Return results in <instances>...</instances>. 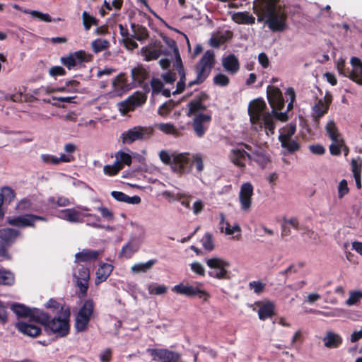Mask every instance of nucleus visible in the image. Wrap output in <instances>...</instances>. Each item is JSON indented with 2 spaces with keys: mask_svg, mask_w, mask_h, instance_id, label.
<instances>
[{
  "mask_svg": "<svg viewBox=\"0 0 362 362\" xmlns=\"http://www.w3.org/2000/svg\"><path fill=\"white\" fill-rule=\"evenodd\" d=\"M280 0H255L254 13L258 22H264L274 33L283 32L287 28V12Z\"/></svg>",
  "mask_w": 362,
  "mask_h": 362,
  "instance_id": "nucleus-1",
  "label": "nucleus"
},
{
  "mask_svg": "<svg viewBox=\"0 0 362 362\" xmlns=\"http://www.w3.org/2000/svg\"><path fill=\"white\" fill-rule=\"evenodd\" d=\"M286 94L290 98V102L287 105V110L285 112H279L278 111H281L285 105L282 93L281 90L276 86L271 85L267 86V96L269 104L272 109V113L276 119L281 122H286L288 120V117L287 112L293 109V102L296 99V93L293 88H288L286 90Z\"/></svg>",
  "mask_w": 362,
  "mask_h": 362,
  "instance_id": "nucleus-2",
  "label": "nucleus"
},
{
  "mask_svg": "<svg viewBox=\"0 0 362 362\" xmlns=\"http://www.w3.org/2000/svg\"><path fill=\"white\" fill-rule=\"evenodd\" d=\"M173 160L172 170L180 175L191 173L193 165H195L197 171L199 173L204 168L203 158L200 153L192 154L188 152H175Z\"/></svg>",
  "mask_w": 362,
  "mask_h": 362,
  "instance_id": "nucleus-3",
  "label": "nucleus"
},
{
  "mask_svg": "<svg viewBox=\"0 0 362 362\" xmlns=\"http://www.w3.org/2000/svg\"><path fill=\"white\" fill-rule=\"evenodd\" d=\"M214 64L215 55L214 52L207 50L195 66L197 77L194 81L188 83V87L191 88L194 85L204 83L209 76Z\"/></svg>",
  "mask_w": 362,
  "mask_h": 362,
  "instance_id": "nucleus-4",
  "label": "nucleus"
},
{
  "mask_svg": "<svg viewBox=\"0 0 362 362\" xmlns=\"http://www.w3.org/2000/svg\"><path fill=\"white\" fill-rule=\"evenodd\" d=\"M70 315L69 310L64 312V317H54L49 319L45 330L48 334H55L58 337H63L66 336L69 332V317Z\"/></svg>",
  "mask_w": 362,
  "mask_h": 362,
  "instance_id": "nucleus-5",
  "label": "nucleus"
},
{
  "mask_svg": "<svg viewBox=\"0 0 362 362\" xmlns=\"http://www.w3.org/2000/svg\"><path fill=\"white\" fill-rule=\"evenodd\" d=\"M154 133L153 127L136 126L122 134L124 144H132L136 140H146L151 137Z\"/></svg>",
  "mask_w": 362,
  "mask_h": 362,
  "instance_id": "nucleus-6",
  "label": "nucleus"
},
{
  "mask_svg": "<svg viewBox=\"0 0 362 362\" xmlns=\"http://www.w3.org/2000/svg\"><path fill=\"white\" fill-rule=\"evenodd\" d=\"M206 265L211 269L208 274L210 277L217 279H229L228 272L226 269L230 264L218 257H212L206 259Z\"/></svg>",
  "mask_w": 362,
  "mask_h": 362,
  "instance_id": "nucleus-7",
  "label": "nucleus"
},
{
  "mask_svg": "<svg viewBox=\"0 0 362 362\" xmlns=\"http://www.w3.org/2000/svg\"><path fill=\"white\" fill-rule=\"evenodd\" d=\"M74 276L76 279V285L79 288L78 297L83 298L87 296L88 288V281L90 279L89 267L78 264L76 270L74 273Z\"/></svg>",
  "mask_w": 362,
  "mask_h": 362,
  "instance_id": "nucleus-8",
  "label": "nucleus"
},
{
  "mask_svg": "<svg viewBox=\"0 0 362 362\" xmlns=\"http://www.w3.org/2000/svg\"><path fill=\"white\" fill-rule=\"evenodd\" d=\"M332 102V95L327 92L323 99H319L313 107V118L316 126L320 124V119L328 112Z\"/></svg>",
  "mask_w": 362,
  "mask_h": 362,
  "instance_id": "nucleus-9",
  "label": "nucleus"
},
{
  "mask_svg": "<svg viewBox=\"0 0 362 362\" xmlns=\"http://www.w3.org/2000/svg\"><path fill=\"white\" fill-rule=\"evenodd\" d=\"M37 221H46L47 219L44 216L32 214H26L13 218H8L7 223L11 226L18 228H35V223Z\"/></svg>",
  "mask_w": 362,
  "mask_h": 362,
  "instance_id": "nucleus-10",
  "label": "nucleus"
},
{
  "mask_svg": "<svg viewBox=\"0 0 362 362\" xmlns=\"http://www.w3.org/2000/svg\"><path fill=\"white\" fill-rule=\"evenodd\" d=\"M172 291L177 293L185 295L187 297L197 296L199 298L202 299L204 301H207L211 297L209 293L201 289L198 286L184 285L183 284L175 285L172 288Z\"/></svg>",
  "mask_w": 362,
  "mask_h": 362,
  "instance_id": "nucleus-11",
  "label": "nucleus"
},
{
  "mask_svg": "<svg viewBox=\"0 0 362 362\" xmlns=\"http://www.w3.org/2000/svg\"><path fill=\"white\" fill-rule=\"evenodd\" d=\"M253 194L254 187L250 182H247L241 185L238 194V199L240 204V209L243 211H250L252 206Z\"/></svg>",
  "mask_w": 362,
  "mask_h": 362,
  "instance_id": "nucleus-12",
  "label": "nucleus"
},
{
  "mask_svg": "<svg viewBox=\"0 0 362 362\" xmlns=\"http://www.w3.org/2000/svg\"><path fill=\"white\" fill-rule=\"evenodd\" d=\"M211 116L209 115L199 113L196 115L192 120V127L195 135L199 138H202L209 129L211 122Z\"/></svg>",
  "mask_w": 362,
  "mask_h": 362,
  "instance_id": "nucleus-13",
  "label": "nucleus"
},
{
  "mask_svg": "<svg viewBox=\"0 0 362 362\" xmlns=\"http://www.w3.org/2000/svg\"><path fill=\"white\" fill-rule=\"evenodd\" d=\"M266 103L264 100L257 99L252 100L248 107V114L252 124L259 123L266 113Z\"/></svg>",
  "mask_w": 362,
  "mask_h": 362,
  "instance_id": "nucleus-14",
  "label": "nucleus"
},
{
  "mask_svg": "<svg viewBox=\"0 0 362 362\" xmlns=\"http://www.w3.org/2000/svg\"><path fill=\"white\" fill-rule=\"evenodd\" d=\"M92 59L90 54L87 55L85 51L79 50L75 52L74 54H70L67 57H62L61 62L68 69L71 70L77 65V61L79 62H90Z\"/></svg>",
  "mask_w": 362,
  "mask_h": 362,
  "instance_id": "nucleus-15",
  "label": "nucleus"
},
{
  "mask_svg": "<svg viewBox=\"0 0 362 362\" xmlns=\"http://www.w3.org/2000/svg\"><path fill=\"white\" fill-rule=\"evenodd\" d=\"M16 328L19 332L23 335L30 337H37L41 334L42 329L40 327L30 322H18L16 324Z\"/></svg>",
  "mask_w": 362,
  "mask_h": 362,
  "instance_id": "nucleus-16",
  "label": "nucleus"
},
{
  "mask_svg": "<svg viewBox=\"0 0 362 362\" xmlns=\"http://www.w3.org/2000/svg\"><path fill=\"white\" fill-rule=\"evenodd\" d=\"M146 100V97L143 94L132 95L121 103V111L124 113L133 111L135 107L143 105Z\"/></svg>",
  "mask_w": 362,
  "mask_h": 362,
  "instance_id": "nucleus-17",
  "label": "nucleus"
},
{
  "mask_svg": "<svg viewBox=\"0 0 362 362\" xmlns=\"http://www.w3.org/2000/svg\"><path fill=\"white\" fill-rule=\"evenodd\" d=\"M252 158V155L245 149H233L230 151V160L237 167L240 168H245V160Z\"/></svg>",
  "mask_w": 362,
  "mask_h": 362,
  "instance_id": "nucleus-18",
  "label": "nucleus"
},
{
  "mask_svg": "<svg viewBox=\"0 0 362 362\" xmlns=\"http://www.w3.org/2000/svg\"><path fill=\"white\" fill-rule=\"evenodd\" d=\"M101 252L98 250L83 249L75 255V262L78 264L81 262L91 263L97 260Z\"/></svg>",
  "mask_w": 362,
  "mask_h": 362,
  "instance_id": "nucleus-19",
  "label": "nucleus"
},
{
  "mask_svg": "<svg viewBox=\"0 0 362 362\" xmlns=\"http://www.w3.org/2000/svg\"><path fill=\"white\" fill-rule=\"evenodd\" d=\"M351 74L350 79L362 86V62L356 57L351 58Z\"/></svg>",
  "mask_w": 362,
  "mask_h": 362,
  "instance_id": "nucleus-20",
  "label": "nucleus"
},
{
  "mask_svg": "<svg viewBox=\"0 0 362 362\" xmlns=\"http://www.w3.org/2000/svg\"><path fill=\"white\" fill-rule=\"evenodd\" d=\"M209 98L208 95L205 92H202L194 100H191L188 103L189 112L188 116L192 114H195L199 111L205 110L206 109V105L203 104V101Z\"/></svg>",
  "mask_w": 362,
  "mask_h": 362,
  "instance_id": "nucleus-21",
  "label": "nucleus"
},
{
  "mask_svg": "<svg viewBox=\"0 0 362 362\" xmlns=\"http://www.w3.org/2000/svg\"><path fill=\"white\" fill-rule=\"evenodd\" d=\"M113 269V265L108 263L101 262L95 273V285H100L103 282L105 281L112 274Z\"/></svg>",
  "mask_w": 362,
  "mask_h": 362,
  "instance_id": "nucleus-22",
  "label": "nucleus"
},
{
  "mask_svg": "<svg viewBox=\"0 0 362 362\" xmlns=\"http://www.w3.org/2000/svg\"><path fill=\"white\" fill-rule=\"evenodd\" d=\"M273 117L274 116L272 113L266 112L259 123L254 124L258 126L257 131L262 130L264 128L267 135L269 133L273 134L275 129V122Z\"/></svg>",
  "mask_w": 362,
  "mask_h": 362,
  "instance_id": "nucleus-23",
  "label": "nucleus"
},
{
  "mask_svg": "<svg viewBox=\"0 0 362 362\" xmlns=\"http://www.w3.org/2000/svg\"><path fill=\"white\" fill-rule=\"evenodd\" d=\"M19 235L20 232L13 228H4L0 229V240L9 247L15 243Z\"/></svg>",
  "mask_w": 362,
  "mask_h": 362,
  "instance_id": "nucleus-24",
  "label": "nucleus"
},
{
  "mask_svg": "<svg viewBox=\"0 0 362 362\" xmlns=\"http://www.w3.org/2000/svg\"><path fill=\"white\" fill-rule=\"evenodd\" d=\"M62 218L72 223L84 222V216L83 213L76 210L74 208L66 209L61 211Z\"/></svg>",
  "mask_w": 362,
  "mask_h": 362,
  "instance_id": "nucleus-25",
  "label": "nucleus"
},
{
  "mask_svg": "<svg viewBox=\"0 0 362 362\" xmlns=\"http://www.w3.org/2000/svg\"><path fill=\"white\" fill-rule=\"evenodd\" d=\"M222 64L226 71L232 74L237 73L240 69L238 59L233 54L224 57L222 61Z\"/></svg>",
  "mask_w": 362,
  "mask_h": 362,
  "instance_id": "nucleus-26",
  "label": "nucleus"
},
{
  "mask_svg": "<svg viewBox=\"0 0 362 362\" xmlns=\"http://www.w3.org/2000/svg\"><path fill=\"white\" fill-rule=\"evenodd\" d=\"M111 196L118 202L131 204H139L141 202V197L138 195L129 197L125 193L119 191H112Z\"/></svg>",
  "mask_w": 362,
  "mask_h": 362,
  "instance_id": "nucleus-27",
  "label": "nucleus"
},
{
  "mask_svg": "<svg viewBox=\"0 0 362 362\" xmlns=\"http://www.w3.org/2000/svg\"><path fill=\"white\" fill-rule=\"evenodd\" d=\"M323 341L327 348H337L341 344L342 338L339 334L329 331L327 332L323 338Z\"/></svg>",
  "mask_w": 362,
  "mask_h": 362,
  "instance_id": "nucleus-28",
  "label": "nucleus"
},
{
  "mask_svg": "<svg viewBox=\"0 0 362 362\" xmlns=\"http://www.w3.org/2000/svg\"><path fill=\"white\" fill-rule=\"evenodd\" d=\"M251 155L252 158L250 159V161L257 163L262 168H264L270 162V159L266 152L263 150H260L259 148L255 149Z\"/></svg>",
  "mask_w": 362,
  "mask_h": 362,
  "instance_id": "nucleus-29",
  "label": "nucleus"
},
{
  "mask_svg": "<svg viewBox=\"0 0 362 362\" xmlns=\"http://www.w3.org/2000/svg\"><path fill=\"white\" fill-rule=\"evenodd\" d=\"M49 318L50 316L48 313L39 309L34 308L32 309L30 321L40 324L41 325H43L45 328Z\"/></svg>",
  "mask_w": 362,
  "mask_h": 362,
  "instance_id": "nucleus-30",
  "label": "nucleus"
},
{
  "mask_svg": "<svg viewBox=\"0 0 362 362\" xmlns=\"http://www.w3.org/2000/svg\"><path fill=\"white\" fill-rule=\"evenodd\" d=\"M42 160L47 163L57 165L60 163H70L74 160V157L71 155L62 154L60 157L52 155H42Z\"/></svg>",
  "mask_w": 362,
  "mask_h": 362,
  "instance_id": "nucleus-31",
  "label": "nucleus"
},
{
  "mask_svg": "<svg viewBox=\"0 0 362 362\" xmlns=\"http://www.w3.org/2000/svg\"><path fill=\"white\" fill-rule=\"evenodd\" d=\"M131 74L134 82L137 83L139 85L143 84L144 81L149 76L148 71L143 66L133 68Z\"/></svg>",
  "mask_w": 362,
  "mask_h": 362,
  "instance_id": "nucleus-32",
  "label": "nucleus"
},
{
  "mask_svg": "<svg viewBox=\"0 0 362 362\" xmlns=\"http://www.w3.org/2000/svg\"><path fill=\"white\" fill-rule=\"evenodd\" d=\"M275 305L272 301L264 303L258 310V316L261 320H265L274 315Z\"/></svg>",
  "mask_w": 362,
  "mask_h": 362,
  "instance_id": "nucleus-33",
  "label": "nucleus"
},
{
  "mask_svg": "<svg viewBox=\"0 0 362 362\" xmlns=\"http://www.w3.org/2000/svg\"><path fill=\"white\" fill-rule=\"evenodd\" d=\"M131 28L133 33L132 37L139 41L145 40L149 36L147 28L143 25H136L133 23L131 24Z\"/></svg>",
  "mask_w": 362,
  "mask_h": 362,
  "instance_id": "nucleus-34",
  "label": "nucleus"
},
{
  "mask_svg": "<svg viewBox=\"0 0 362 362\" xmlns=\"http://www.w3.org/2000/svg\"><path fill=\"white\" fill-rule=\"evenodd\" d=\"M233 20L238 24L252 25L255 22V17L248 12H237L233 14Z\"/></svg>",
  "mask_w": 362,
  "mask_h": 362,
  "instance_id": "nucleus-35",
  "label": "nucleus"
},
{
  "mask_svg": "<svg viewBox=\"0 0 362 362\" xmlns=\"http://www.w3.org/2000/svg\"><path fill=\"white\" fill-rule=\"evenodd\" d=\"M91 49L95 54L107 50L110 47V42L107 39L98 38L91 42Z\"/></svg>",
  "mask_w": 362,
  "mask_h": 362,
  "instance_id": "nucleus-36",
  "label": "nucleus"
},
{
  "mask_svg": "<svg viewBox=\"0 0 362 362\" xmlns=\"http://www.w3.org/2000/svg\"><path fill=\"white\" fill-rule=\"evenodd\" d=\"M90 317L88 316L76 314L75 318L74 328L78 332H82L87 330Z\"/></svg>",
  "mask_w": 362,
  "mask_h": 362,
  "instance_id": "nucleus-37",
  "label": "nucleus"
},
{
  "mask_svg": "<svg viewBox=\"0 0 362 362\" xmlns=\"http://www.w3.org/2000/svg\"><path fill=\"white\" fill-rule=\"evenodd\" d=\"M90 317L88 316L76 314L75 318L74 328L78 332H82L87 330Z\"/></svg>",
  "mask_w": 362,
  "mask_h": 362,
  "instance_id": "nucleus-38",
  "label": "nucleus"
},
{
  "mask_svg": "<svg viewBox=\"0 0 362 362\" xmlns=\"http://www.w3.org/2000/svg\"><path fill=\"white\" fill-rule=\"evenodd\" d=\"M296 131V124L290 123L284 127L280 132L279 135V141H284L291 139V137L295 134Z\"/></svg>",
  "mask_w": 362,
  "mask_h": 362,
  "instance_id": "nucleus-39",
  "label": "nucleus"
},
{
  "mask_svg": "<svg viewBox=\"0 0 362 362\" xmlns=\"http://www.w3.org/2000/svg\"><path fill=\"white\" fill-rule=\"evenodd\" d=\"M15 283V275L11 271L0 268V285L12 286Z\"/></svg>",
  "mask_w": 362,
  "mask_h": 362,
  "instance_id": "nucleus-40",
  "label": "nucleus"
},
{
  "mask_svg": "<svg viewBox=\"0 0 362 362\" xmlns=\"http://www.w3.org/2000/svg\"><path fill=\"white\" fill-rule=\"evenodd\" d=\"M112 84L115 88L121 89L124 91L132 88V86L127 83V78L124 74H120L118 75L114 79Z\"/></svg>",
  "mask_w": 362,
  "mask_h": 362,
  "instance_id": "nucleus-41",
  "label": "nucleus"
},
{
  "mask_svg": "<svg viewBox=\"0 0 362 362\" xmlns=\"http://www.w3.org/2000/svg\"><path fill=\"white\" fill-rule=\"evenodd\" d=\"M11 308L18 317H28L30 318L32 309L29 308L28 307H27L23 304L16 303L11 305Z\"/></svg>",
  "mask_w": 362,
  "mask_h": 362,
  "instance_id": "nucleus-42",
  "label": "nucleus"
},
{
  "mask_svg": "<svg viewBox=\"0 0 362 362\" xmlns=\"http://www.w3.org/2000/svg\"><path fill=\"white\" fill-rule=\"evenodd\" d=\"M141 53L146 61L155 60L159 58L161 52L159 49H152L148 47H143L141 49Z\"/></svg>",
  "mask_w": 362,
  "mask_h": 362,
  "instance_id": "nucleus-43",
  "label": "nucleus"
},
{
  "mask_svg": "<svg viewBox=\"0 0 362 362\" xmlns=\"http://www.w3.org/2000/svg\"><path fill=\"white\" fill-rule=\"evenodd\" d=\"M156 262V259H150L145 263H138L134 264L131 267V270L133 273L139 274L141 272H146L150 270Z\"/></svg>",
  "mask_w": 362,
  "mask_h": 362,
  "instance_id": "nucleus-44",
  "label": "nucleus"
},
{
  "mask_svg": "<svg viewBox=\"0 0 362 362\" xmlns=\"http://www.w3.org/2000/svg\"><path fill=\"white\" fill-rule=\"evenodd\" d=\"M95 308V303L92 299H87L83 302V305L79 309L78 314L88 316L91 318Z\"/></svg>",
  "mask_w": 362,
  "mask_h": 362,
  "instance_id": "nucleus-45",
  "label": "nucleus"
},
{
  "mask_svg": "<svg viewBox=\"0 0 362 362\" xmlns=\"http://www.w3.org/2000/svg\"><path fill=\"white\" fill-rule=\"evenodd\" d=\"M280 143L281 147L286 149L288 152L290 153H293L298 151L300 148V144L296 139H291L288 140L281 141Z\"/></svg>",
  "mask_w": 362,
  "mask_h": 362,
  "instance_id": "nucleus-46",
  "label": "nucleus"
},
{
  "mask_svg": "<svg viewBox=\"0 0 362 362\" xmlns=\"http://www.w3.org/2000/svg\"><path fill=\"white\" fill-rule=\"evenodd\" d=\"M156 127L163 133L165 134H172L175 136H178L179 132L175 128L174 124L170 123H160L156 124Z\"/></svg>",
  "mask_w": 362,
  "mask_h": 362,
  "instance_id": "nucleus-47",
  "label": "nucleus"
},
{
  "mask_svg": "<svg viewBox=\"0 0 362 362\" xmlns=\"http://www.w3.org/2000/svg\"><path fill=\"white\" fill-rule=\"evenodd\" d=\"M83 24L86 31L89 30L92 25H98V20L90 16L87 11L82 13Z\"/></svg>",
  "mask_w": 362,
  "mask_h": 362,
  "instance_id": "nucleus-48",
  "label": "nucleus"
},
{
  "mask_svg": "<svg viewBox=\"0 0 362 362\" xmlns=\"http://www.w3.org/2000/svg\"><path fill=\"white\" fill-rule=\"evenodd\" d=\"M122 169V165L115 160L112 165H105L103 167V173L107 176H115L117 175Z\"/></svg>",
  "mask_w": 362,
  "mask_h": 362,
  "instance_id": "nucleus-49",
  "label": "nucleus"
},
{
  "mask_svg": "<svg viewBox=\"0 0 362 362\" xmlns=\"http://www.w3.org/2000/svg\"><path fill=\"white\" fill-rule=\"evenodd\" d=\"M84 218H86V224L88 226H92L95 228H104V226H102L100 223V218L92 214H83Z\"/></svg>",
  "mask_w": 362,
  "mask_h": 362,
  "instance_id": "nucleus-50",
  "label": "nucleus"
},
{
  "mask_svg": "<svg viewBox=\"0 0 362 362\" xmlns=\"http://www.w3.org/2000/svg\"><path fill=\"white\" fill-rule=\"evenodd\" d=\"M165 194L168 197H173L174 199L179 201L182 206L187 209L190 208V199L192 196H186L185 194L177 193L175 195L172 194L170 192H165Z\"/></svg>",
  "mask_w": 362,
  "mask_h": 362,
  "instance_id": "nucleus-51",
  "label": "nucleus"
},
{
  "mask_svg": "<svg viewBox=\"0 0 362 362\" xmlns=\"http://www.w3.org/2000/svg\"><path fill=\"white\" fill-rule=\"evenodd\" d=\"M220 218H221L220 225H223V224L226 225V228H225L226 234L233 235V234H234L235 232H237V231L239 232L241 230L240 227L238 223L235 224L233 227H231L230 223L227 221H226L225 215L223 213L220 214Z\"/></svg>",
  "mask_w": 362,
  "mask_h": 362,
  "instance_id": "nucleus-52",
  "label": "nucleus"
},
{
  "mask_svg": "<svg viewBox=\"0 0 362 362\" xmlns=\"http://www.w3.org/2000/svg\"><path fill=\"white\" fill-rule=\"evenodd\" d=\"M132 156L124 151H119L116 154V162L119 163L124 168V165L129 166L132 164Z\"/></svg>",
  "mask_w": 362,
  "mask_h": 362,
  "instance_id": "nucleus-53",
  "label": "nucleus"
},
{
  "mask_svg": "<svg viewBox=\"0 0 362 362\" xmlns=\"http://www.w3.org/2000/svg\"><path fill=\"white\" fill-rule=\"evenodd\" d=\"M337 69L340 75L350 78L351 68L346 66L345 60L340 58L337 62Z\"/></svg>",
  "mask_w": 362,
  "mask_h": 362,
  "instance_id": "nucleus-54",
  "label": "nucleus"
},
{
  "mask_svg": "<svg viewBox=\"0 0 362 362\" xmlns=\"http://www.w3.org/2000/svg\"><path fill=\"white\" fill-rule=\"evenodd\" d=\"M361 299H362L361 291H351L349 298L346 300V304L349 306L356 305Z\"/></svg>",
  "mask_w": 362,
  "mask_h": 362,
  "instance_id": "nucleus-55",
  "label": "nucleus"
},
{
  "mask_svg": "<svg viewBox=\"0 0 362 362\" xmlns=\"http://www.w3.org/2000/svg\"><path fill=\"white\" fill-rule=\"evenodd\" d=\"M23 13L30 14L33 17L37 18L45 22L49 23L52 21V17L48 13H43L35 10H25Z\"/></svg>",
  "mask_w": 362,
  "mask_h": 362,
  "instance_id": "nucleus-56",
  "label": "nucleus"
},
{
  "mask_svg": "<svg viewBox=\"0 0 362 362\" xmlns=\"http://www.w3.org/2000/svg\"><path fill=\"white\" fill-rule=\"evenodd\" d=\"M0 195H1L2 199L5 202H12L15 197L16 194L13 189L10 187H3L1 189Z\"/></svg>",
  "mask_w": 362,
  "mask_h": 362,
  "instance_id": "nucleus-57",
  "label": "nucleus"
},
{
  "mask_svg": "<svg viewBox=\"0 0 362 362\" xmlns=\"http://www.w3.org/2000/svg\"><path fill=\"white\" fill-rule=\"evenodd\" d=\"M175 152L170 154L166 150H162L159 152V158L160 160L165 165H170L171 168L173 164Z\"/></svg>",
  "mask_w": 362,
  "mask_h": 362,
  "instance_id": "nucleus-58",
  "label": "nucleus"
},
{
  "mask_svg": "<svg viewBox=\"0 0 362 362\" xmlns=\"http://www.w3.org/2000/svg\"><path fill=\"white\" fill-rule=\"evenodd\" d=\"M136 252V249H135L130 243H128L122 247L119 253V256L129 259Z\"/></svg>",
  "mask_w": 362,
  "mask_h": 362,
  "instance_id": "nucleus-59",
  "label": "nucleus"
},
{
  "mask_svg": "<svg viewBox=\"0 0 362 362\" xmlns=\"http://www.w3.org/2000/svg\"><path fill=\"white\" fill-rule=\"evenodd\" d=\"M203 247L208 251H211L214 248L213 237L209 233H206L202 238Z\"/></svg>",
  "mask_w": 362,
  "mask_h": 362,
  "instance_id": "nucleus-60",
  "label": "nucleus"
},
{
  "mask_svg": "<svg viewBox=\"0 0 362 362\" xmlns=\"http://www.w3.org/2000/svg\"><path fill=\"white\" fill-rule=\"evenodd\" d=\"M151 87L152 88V93L158 95L163 90L164 85L159 78H153L151 81Z\"/></svg>",
  "mask_w": 362,
  "mask_h": 362,
  "instance_id": "nucleus-61",
  "label": "nucleus"
},
{
  "mask_svg": "<svg viewBox=\"0 0 362 362\" xmlns=\"http://www.w3.org/2000/svg\"><path fill=\"white\" fill-rule=\"evenodd\" d=\"M213 81L214 84L219 86H227L230 83L229 78L223 74H216Z\"/></svg>",
  "mask_w": 362,
  "mask_h": 362,
  "instance_id": "nucleus-62",
  "label": "nucleus"
},
{
  "mask_svg": "<svg viewBox=\"0 0 362 362\" xmlns=\"http://www.w3.org/2000/svg\"><path fill=\"white\" fill-rule=\"evenodd\" d=\"M325 130L329 138L333 137L334 135L340 134L334 120H330L327 123Z\"/></svg>",
  "mask_w": 362,
  "mask_h": 362,
  "instance_id": "nucleus-63",
  "label": "nucleus"
},
{
  "mask_svg": "<svg viewBox=\"0 0 362 362\" xmlns=\"http://www.w3.org/2000/svg\"><path fill=\"white\" fill-rule=\"evenodd\" d=\"M248 286L255 293L260 294L264 291L266 285L260 281H253L250 282Z\"/></svg>",
  "mask_w": 362,
  "mask_h": 362,
  "instance_id": "nucleus-64",
  "label": "nucleus"
}]
</instances>
